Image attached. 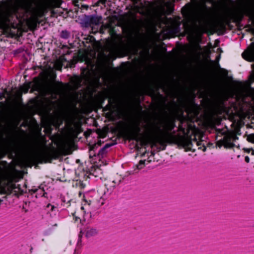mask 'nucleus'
Returning <instances> with one entry per match:
<instances>
[{"label":"nucleus","instance_id":"nucleus-1","mask_svg":"<svg viewBox=\"0 0 254 254\" xmlns=\"http://www.w3.org/2000/svg\"><path fill=\"white\" fill-rule=\"evenodd\" d=\"M44 5L39 0H23L14 5L4 6L0 14V28L8 32L11 27L25 23L31 30H34L44 13Z\"/></svg>","mask_w":254,"mask_h":254},{"label":"nucleus","instance_id":"nucleus-2","mask_svg":"<svg viewBox=\"0 0 254 254\" xmlns=\"http://www.w3.org/2000/svg\"><path fill=\"white\" fill-rule=\"evenodd\" d=\"M139 126L140 123H138L133 126L131 129L132 138L135 140L146 138L148 137L150 134V130L148 125H143V127L144 128V130L142 132L141 131V128Z\"/></svg>","mask_w":254,"mask_h":254},{"label":"nucleus","instance_id":"nucleus-3","mask_svg":"<svg viewBox=\"0 0 254 254\" xmlns=\"http://www.w3.org/2000/svg\"><path fill=\"white\" fill-rule=\"evenodd\" d=\"M174 1L165 0L161 1L156 6V13L161 15L170 14L173 10Z\"/></svg>","mask_w":254,"mask_h":254},{"label":"nucleus","instance_id":"nucleus-4","mask_svg":"<svg viewBox=\"0 0 254 254\" xmlns=\"http://www.w3.org/2000/svg\"><path fill=\"white\" fill-rule=\"evenodd\" d=\"M72 143L73 140L72 138L69 136H66L59 143L58 148L62 153L67 154L70 151Z\"/></svg>","mask_w":254,"mask_h":254},{"label":"nucleus","instance_id":"nucleus-5","mask_svg":"<svg viewBox=\"0 0 254 254\" xmlns=\"http://www.w3.org/2000/svg\"><path fill=\"white\" fill-rule=\"evenodd\" d=\"M237 138V137L234 134L226 135L221 140L222 145L225 148H232L234 145L233 141Z\"/></svg>","mask_w":254,"mask_h":254},{"label":"nucleus","instance_id":"nucleus-6","mask_svg":"<svg viewBox=\"0 0 254 254\" xmlns=\"http://www.w3.org/2000/svg\"><path fill=\"white\" fill-rule=\"evenodd\" d=\"M242 57L247 61H252L254 59V50H248L244 51L242 54Z\"/></svg>","mask_w":254,"mask_h":254},{"label":"nucleus","instance_id":"nucleus-7","mask_svg":"<svg viewBox=\"0 0 254 254\" xmlns=\"http://www.w3.org/2000/svg\"><path fill=\"white\" fill-rule=\"evenodd\" d=\"M65 60L64 57H61L58 59L54 64V67L56 70H61L62 66L64 65Z\"/></svg>","mask_w":254,"mask_h":254},{"label":"nucleus","instance_id":"nucleus-8","mask_svg":"<svg viewBox=\"0 0 254 254\" xmlns=\"http://www.w3.org/2000/svg\"><path fill=\"white\" fill-rule=\"evenodd\" d=\"M98 232L96 229L93 228H88L86 230L85 236L87 238H91L96 236Z\"/></svg>","mask_w":254,"mask_h":254},{"label":"nucleus","instance_id":"nucleus-9","mask_svg":"<svg viewBox=\"0 0 254 254\" xmlns=\"http://www.w3.org/2000/svg\"><path fill=\"white\" fill-rule=\"evenodd\" d=\"M88 196H84V199H83L82 203V206L81 207V209L83 210L87 209V207L89 206L92 202V201L90 199L88 200L87 198Z\"/></svg>","mask_w":254,"mask_h":254},{"label":"nucleus","instance_id":"nucleus-10","mask_svg":"<svg viewBox=\"0 0 254 254\" xmlns=\"http://www.w3.org/2000/svg\"><path fill=\"white\" fill-rule=\"evenodd\" d=\"M145 161L141 160L139 161L138 164L137 165V169L138 170H140L143 168L145 166Z\"/></svg>","mask_w":254,"mask_h":254},{"label":"nucleus","instance_id":"nucleus-11","mask_svg":"<svg viewBox=\"0 0 254 254\" xmlns=\"http://www.w3.org/2000/svg\"><path fill=\"white\" fill-rule=\"evenodd\" d=\"M247 140L249 142L254 143V134L249 135L247 137Z\"/></svg>","mask_w":254,"mask_h":254},{"label":"nucleus","instance_id":"nucleus-12","mask_svg":"<svg viewBox=\"0 0 254 254\" xmlns=\"http://www.w3.org/2000/svg\"><path fill=\"white\" fill-rule=\"evenodd\" d=\"M62 37L64 38H67L68 36V34L67 32L66 31H63L62 32Z\"/></svg>","mask_w":254,"mask_h":254},{"label":"nucleus","instance_id":"nucleus-13","mask_svg":"<svg viewBox=\"0 0 254 254\" xmlns=\"http://www.w3.org/2000/svg\"><path fill=\"white\" fill-rule=\"evenodd\" d=\"M245 160L246 162L248 163L250 161V158L248 156H246L245 158Z\"/></svg>","mask_w":254,"mask_h":254},{"label":"nucleus","instance_id":"nucleus-14","mask_svg":"<svg viewBox=\"0 0 254 254\" xmlns=\"http://www.w3.org/2000/svg\"><path fill=\"white\" fill-rule=\"evenodd\" d=\"M248 150L249 151V152H251L252 154H254V150L252 149H248Z\"/></svg>","mask_w":254,"mask_h":254},{"label":"nucleus","instance_id":"nucleus-15","mask_svg":"<svg viewBox=\"0 0 254 254\" xmlns=\"http://www.w3.org/2000/svg\"><path fill=\"white\" fill-rule=\"evenodd\" d=\"M173 127L172 126V125H170L169 127V130H171L173 128Z\"/></svg>","mask_w":254,"mask_h":254},{"label":"nucleus","instance_id":"nucleus-16","mask_svg":"<svg viewBox=\"0 0 254 254\" xmlns=\"http://www.w3.org/2000/svg\"><path fill=\"white\" fill-rule=\"evenodd\" d=\"M95 171H100V169L98 168H97V169L95 170Z\"/></svg>","mask_w":254,"mask_h":254}]
</instances>
